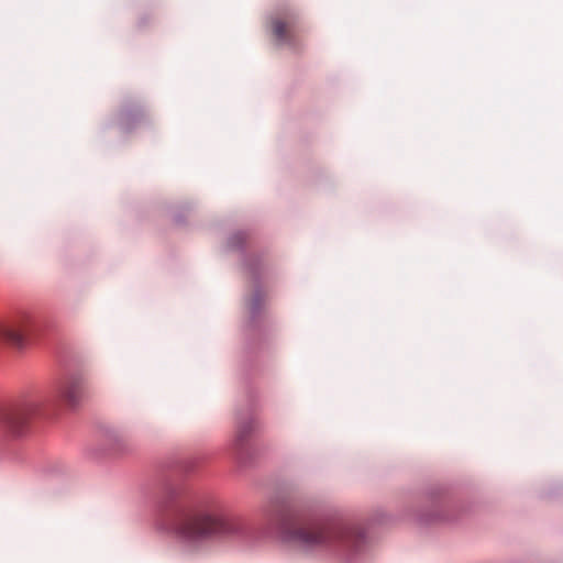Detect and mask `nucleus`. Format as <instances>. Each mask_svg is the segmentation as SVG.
<instances>
[{
    "label": "nucleus",
    "instance_id": "nucleus-7",
    "mask_svg": "<svg viewBox=\"0 0 563 563\" xmlns=\"http://www.w3.org/2000/svg\"><path fill=\"white\" fill-rule=\"evenodd\" d=\"M252 430H253V426L251 423L240 427L238 429L235 438H234V442H233L234 446H236V448L242 446Z\"/></svg>",
    "mask_w": 563,
    "mask_h": 563
},
{
    "label": "nucleus",
    "instance_id": "nucleus-4",
    "mask_svg": "<svg viewBox=\"0 0 563 563\" xmlns=\"http://www.w3.org/2000/svg\"><path fill=\"white\" fill-rule=\"evenodd\" d=\"M271 29L276 40L289 46H297L302 37L303 27L294 10L277 13L271 18Z\"/></svg>",
    "mask_w": 563,
    "mask_h": 563
},
{
    "label": "nucleus",
    "instance_id": "nucleus-3",
    "mask_svg": "<svg viewBox=\"0 0 563 563\" xmlns=\"http://www.w3.org/2000/svg\"><path fill=\"white\" fill-rule=\"evenodd\" d=\"M42 406L41 399L30 398L0 412V455L14 453L16 440L29 434Z\"/></svg>",
    "mask_w": 563,
    "mask_h": 563
},
{
    "label": "nucleus",
    "instance_id": "nucleus-2",
    "mask_svg": "<svg viewBox=\"0 0 563 563\" xmlns=\"http://www.w3.org/2000/svg\"><path fill=\"white\" fill-rule=\"evenodd\" d=\"M240 531L238 519L218 505H211L184 518L176 532L186 542L196 543L218 537H230Z\"/></svg>",
    "mask_w": 563,
    "mask_h": 563
},
{
    "label": "nucleus",
    "instance_id": "nucleus-1",
    "mask_svg": "<svg viewBox=\"0 0 563 563\" xmlns=\"http://www.w3.org/2000/svg\"><path fill=\"white\" fill-rule=\"evenodd\" d=\"M269 519L289 540L306 547H329L342 543L355 547L361 531L346 522L323 523L287 506H274Z\"/></svg>",
    "mask_w": 563,
    "mask_h": 563
},
{
    "label": "nucleus",
    "instance_id": "nucleus-6",
    "mask_svg": "<svg viewBox=\"0 0 563 563\" xmlns=\"http://www.w3.org/2000/svg\"><path fill=\"white\" fill-rule=\"evenodd\" d=\"M87 390V384L84 377L71 375L57 383L53 391L55 401L74 408L84 399Z\"/></svg>",
    "mask_w": 563,
    "mask_h": 563
},
{
    "label": "nucleus",
    "instance_id": "nucleus-5",
    "mask_svg": "<svg viewBox=\"0 0 563 563\" xmlns=\"http://www.w3.org/2000/svg\"><path fill=\"white\" fill-rule=\"evenodd\" d=\"M35 325V314L22 312L14 319L0 324V342L14 347H22L27 336L34 331Z\"/></svg>",
    "mask_w": 563,
    "mask_h": 563
}]
</instances>
